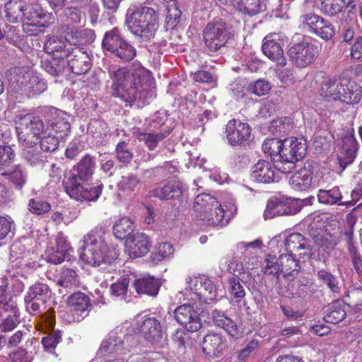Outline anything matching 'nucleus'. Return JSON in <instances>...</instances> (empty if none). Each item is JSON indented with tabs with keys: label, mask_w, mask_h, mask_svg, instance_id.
Wrapping results in <instances>:
<instances>
[{
	"label": "nucleus",
	"mask_w": 362,
	"mask_h": 362,
	"mask_svg": "<svg viewBox=\"0 0 362 362\" xmlns=\"http://www.w3.org/2000/svg\"><path fill=\"white\" fill-rule=\"evenodd\" d=\"M65 57H59V58L45 59L41 61V67L49 74L53 76H59L62 75L66 70L68 62Z\"/></svg>",
	"instance_id": "34"
},
{
	"label": "nucleus",
	"mask_w": 362,
	"mask_h": 362,
	"mask_svg": "<svg viewBox=\"0 0 362 362\" xmlns=\"http://www.w3.org/2000/svg\"><path fill=\"white\" fill-rule=\"evenodd\" d=\"M278 260L281 268H282V272L289 274L290 272L298 270V262L293 257L292 252L281 255Z\"/></svg>",
	"instance_id": "54"
},
{
	"label": "nucleus",
	"mask_w": 362,
	"mask_h": 362,
	"mask_svg": "<svg viewBox=\"0 0 362 362\" xmlns=\"http://www.w3.org/2000/svg\"><path fill=\"white\" fill-rule=\"evenodd\" d=\"M226 138L232 146L243 145L250 137L251 128L238 119L230 120L226 127Z\"/></svg>",
	"instance_id": "17"
},
{
	"label": "nucleus",
	"mask_w": 362,
	"mask_h": 362,
	"mask_svg": "<svg viewBox=\"0 0 362 362\" xmlns=\"http://www.w3.org/2000/svg\"><path fill=\"white\" fill-rule=\"evenodd\" d=\"M69 250V246L65 243L63 239H59L57 245L54 247H51L47 249L46 252V258L48 262L54 264H61L65 258L67 252Z\"/></svg>",
	"instance_id": "37"
},
{
	"label": "nucleus",
	"mask_w": 362,
	"mask_h": 362,
	"mask_svg": "<svg viewBox=\"0 0 362 362\" xmlns=\"http://www.w3.org/2000/svg\"><path fill=\"white\" fill-rule=\"evenodd\" d=\"M59 286L68 288L78 284V279L76 272L68 268L62 269L57 281Z\"/></svg>",
	"instance_id": "48"
},
{
	"label": "nucleus",
	"mask_w": 362,
	"mask_h": 362,
	"mask_svg": "<svg viewBox=\"0 0 362 362\" xmlns=\"http://www.w3.org/2000/svg\"><path fill=\"white\" fill-rule=\"evenodd\" d=\"M17 313L19 312L16 302L5 293L2 286H0V317Z\"/></svg>",
	"instance_id": "43"
},
{
	"label": "nucleus",
	"mask_w": 362,
	"mask_h": 362,
	"mask_svg": "<svg viewBox=\"0 0 362 362\" xmlns=\"http://www.w3.org/2000/svg\"><path fill=\"white\" fill-rule=\"evenodd\" d=\"M161 282L159 279L146 276L135 281L134 286L138 293L155 296L158 294Z\"/></svg>",
	"instance_id": "33"
},
{
	"label": "nucleus",
	"mask_w": 362,
	"mask_h": 362,
	"mask_svg": "<svg viewBox=\"0 0 362 362\" xmlns=\"http://www.w3.org/2000/svg\"><path fill=\"white\" fill-rule=\"evenodd\" d=\"M86 182L75 176H70L64 182L65 191L71 198L79 202L97 200L101 194L103 185L100 184L91 186Z\"/></svg>",
	"instance_id": "9"
},
{
	"label": "nucleus",
	"mask_w": 362,
	"mask_h": 362,
	"mask_svg": "<svg viewBox=\"0 0 362 362\" xmlns=\"http://www.w3.org/2000/svg\"><path fill=\"white\" fill-rule=\"evenodd\" d=\"M109 75L113 81L112 94L130 105L133 103H136L139 107L144 105L153 97V81L144 68L132 71L125 68L110 69Z\"/></svg>",
	"instance_id": "1"
},
{
	"label": "nucleus",
	"mask_w": 362,
	"mask_h": 362,
	"mask_svg": "<svg viewBox=\"0 0 362 362\" xmlns=\"http://www.w3.org/2000/svg\"><path fill=\"white\" fill-rule=\"evenodd\" d=\"M262 150L276 160L279 159L280 154L284 148V139L278 138L267 139L262 144Z\"/></svg>",
	"instance_id": "44"
},
{
	"label": "nucleus",
	"mask_w": 362,
	"mask_h": 362,
	"mask_svg": "<svg viewBox=\"0 0 362 362\" xmlns=\"http://www.w3.org/2000/svg\"><path fill=\"white\" fill-rule=\"evenodd\" d=\"M1 175L19 189L22 188L26 182V175L18 166H16L13 170L5 172Z\"/></svg>",
	"instance_id": "53"
},
{
	"label": "nucleus",
	"mask_w": 362,
	"mask_h": 362,
	"mask_svg": "<svg viewBox=\"0 0 362 362\" xmlns=\"http://www.w3.org/2000/svg\"><path fill=\"white\" fill-rule=\"evenodd\" d=\"M262 52L269 59L281 66H285L286 61L281 46L271 36H266L262 46Z\"/></svg>",
	"instance_id": "28"
},
{
	"label": "nucleus",
	"mask_w": 362,
	"mask_h": 362,
	"mask_svg": "<svg viewBox=\"0 0 362 362\" xmlns=\"http://www.w3.org/2000/svg\"><path fill=\"white\" fill-rule=\"evenodd\" d=\"M292 62L299 68L311 64L318 54L317 47L311 42L303 41L293 45L288 51Z\"/></svg>",
	"instance_id": "11"
},
{
	"label": "nucleus",
	"mask_w": 362,
	"mask_h": 362,
	"mask_svg": "<svg viewBox=\"0 0 362 362\" xmlns=\"http://www.w3.org/2000/svg\"><path fill=\"white\" fill-rule=\"evenodd\" d=\"M49 119V127L54 132L55 136L61 139L66 136L71 132L70 119L71 116L66 112L51 107L47 110Z\"/></svg>",
	"instance_id": "16"
},
{
	"label": "nucleus",
	"mask_w": 362,
	"mask_h": 362,
	"mask_svg": "<svg viewBox=\"0 0 362 362\" xmlns=\"http://www.w3.org/2000/svg\"><path fill=\"white\" fill-rule=\"evenodd\" d=\"M202 35L206 47L211 52H216L224 47L230 36L226 23L220 19L208 23Z\"/></svg>",
	"instance_id": "8"
},
{
	"label": "nucleus",
	"mask_w": 362,
	"mask_h": 362,
	"mask_svg": "<svg viewBox=\"0 0 362 362\" xmlns=\"http://www.w3.org/2000/svg\"><path fill=\"white\" fill-rule=\"evenodd\" d=\"M44 49L47 53L52 54L54 52H61L60 57H65L67 52L64 51L66 49V42L62 39V37H57V36H49L47 37V40L45 42Z\"/></svg>",
	"instance_id": "46"
},
{
	"label": "nucleus",
	"mask_w": 362,
	"mask_h": 362,
	"mask_svg": "<svg viewBox=\"0 0 362 362\" xmlns=\"http://www.w3.org/2000/svg\"><path fill=\"white\" fill-rule=\"evenodd\" d=\"M317 197L320 203L327 205H354L351 202H340L342 199V195L339 187H334L328 190L320 189Z\"/></svg>",
	"instance_id": "36"
},
{
	"label": "nucleus",
	"mask_w": 362,
	"mask_h": 362,
	"mask_svg": "<svg viewBox=\"0 0 362 362\" xmlns=\"http://www.w3.org/2000/svg\"><path fill=\"white\" fill-rule=\"evenodd\" d=\"M174 316L176 321L188 332H197L202 327L198 312L189 304L177 307L174 311Z\"/></svg>",
	"instance_id": "13"
},
{
	"label": "nucleus",
	"mask_w": 362,
	"mask_h": 362,
	"mask_svg": "<svg viewBox=\"0 0 362 362\" xmlns=\"http://www.w3.org/2000/svg\"><path fill=\"white\" fill-rule=\"evenodd\" d=\"M129 339L130 337L122 338L115 333H112L107 339L103 341L98 352L102 356H105L109 354H120L129 351V345L127 344Z\"/></svg>",
	"instance_id": "22"
},
{
	"label": "nucleus",
	"mask_w": 362,
	"mask_h": 362,
	"mask_svg": "<svg viewBox=\"0 0 362 362\" xmlns=\"http://www.w3.org/2000/svg\"><path fill=\"white\" fill-rule=\"evenodd\" d=\"M292 129V123L291 119L288 117H283L273 120L269 127L270 132L281 136L288 134Z\"/></svg>",
	"instance_id": "47"
},
{
	"label": "nucleus",
	"mask_w": 362,
	"mask_h": 362,
	"mask_svg": "<svg viewBox=\"0 0 362 362\" xmlns=\"http://www.w3.org/2000/svg\"><path fill=\"white\" fill-rule=\"evenodd\" d=\"M0 323V331L2 332H11L19 324V313L6 315Z\"/></svg>",
	"instance_id": "61"
},
{
	"label": "nucleus",
	"mask_w": 362,
	"mask_h": 362,
	"mask_svg": "<svg viewBox=\"0 0 362 362\" xmlns=\"http://www.w3.org/2000/svg\"><path fill=\"white\" fill-rule=\"evenodd\" d=\"M243 11L249 16H255L266 9L264 0H242Z\"/></svg>",
	"instance_id": "58"
},
{
	"label": "nucleus",
	"mask_w": 362,
	"mask_h": 362,
	"mask_svg": "<svg viewBox=\"0 0 362 362\" xmlns=\"http://www.w3.org/2000/svg\"><path fill=\"white\" fill-rule=\"evenodd\" d=\"M81 244L79 256L83 262L95 267L110 262L106 253L107 245L95 231L92 230L86 234Z\"/></svg>",
	"instance_id": "5"
},
{
	"label": "nucleus",
	"mask_w": 362,
	"mask_h": 362,
	"mask_svg": "<svg viewBox=\"0 0 362 362\" xmlns=\"http://www.w3.org/2000/svg\"><path fill=\"white\" fill-rule=\"evenodd\" d=\"M60 137L49 133L47 136H44L40 141V148L43 152H53L57 149L59 146V139Z\"/></svg>",
	"instance_id": "63"
},
{
	"label": "nucleus",
	"mask_w": 362,
	"mask_h": 362,
	"mask_svg": "<svg viewBox=\"0 0 362 362\" xmlns=\"http://www.w3.org/2000/svg\"><path fill=\"white\" fill-rule=\"evenodd\" d=\"M64 52H67L65 54L68 62L67 66L72 73L81 75L90 70L92 65L91 59L86 52L79 47L67 49Z\"/></svg>",
	"instance_id": "14"
},
{
	"label": "nucleus",
	"mask_w": 362,
	"mask_h": 362,
	"mask_svg": "<svg viewBox=\"0 0 362 362\" xmlns=\"http://www.w3.org/2000/svg\"><path fill=\"white\" fill-rule=\"evenodd\" d=\"M24 160L32 166H42L46 156L37 149L25 150L23 152Z\"/></svg>",
	"instance_id": "56"
},
{
	"label": "nucleus",
	"mask_w": 362,
	"mask_h": 362,
	"mask_svg": "<svg viewBox=\"0 0 362 362\" xmlns=\"http://www.w3.org/2000/svg\"><path fill=\"white\" fill-rule=\"evenodd\" d=\"M139 332L146 340L153 342L161 339L163 329L160 322L156 317H148L139 326Z\"/></svg>",
	"instance_id": "27"
},
{
	"label": "nucleus",
	"mask_w": 362,
	"mask_h": 362,
	"mask_svg": "<svg viewBox=\"0 0 362 362\" xmlns=\"http://www.w3.org/2000/svg\"><path fill=\"white\" fill-rule=\"evenodd\" d=\"M341 148L338 153V159L342 170L353 163L358 150V143L352 133L346 134L341 140Z\"/></svg>",
	"instance_id": "19"
},
{
	"label": "nucleus",
	"mask_w": 362,
	"mask_h": 362,
	"mask_svg": "<svg viewBox=\"0 0 362 362\" xmlns=\"http://www.w3.org/2000/svg\"><path fill=\"white\" fill-rule=\"evenodd\" d=\"M115 153L118 160L123 163H129L133 158V153L129 150L128 144L125 141L118 143Z\"/></svg>",
	"instance_id": "62"
},
{
	"label": "nucleus",
	"mask_w": 362,
	"mask_h": 362,
	"mask_svg": "<svg viewBox=\"0 0 362 362\" xmlns=\"http://www.w3.org/2000/svg\"><path fill=\"white\" fill-rule=\"evenodd\" d=\"M47 89V84L37 76L33 74L28 81L25 85V89L16 98L21 101L25 96L33 98L43 93Z\"/></svg>",
	"instance_id": "30"
},
{
	"label": "nucleus",
	"mask_w": 362,
	"mask_h": 362,
	"mask_svg": "<svg viewBox=\"0 0 362 362\" xmlns=\"http://www.w3.org/2000/svg\"><path fill=\"white\" fill-rule=\"evenodd\" d=\"M313 175V173L310 169L304 167L291 177L289 183L296 190H307L311 186Z\"/></svg>",
	"instance_id": "31"
},
{
	"label": "nucleus",
	"mask_w": 362,
	"mask_h": 362,
	"mask_svg": "<svg viewBox=\"0 0 362 362\" xmlns=\"http://www.w3.org/2000/svg\"><path fill=\"white\" fill-rule=\"evenodd\" d=\"M165 7L167 12V23L170 26H175L182 13L177 1H170V4L165 5Z\"/></svg>",
	"instance_id": "59"
},
{
	"label": "nucleus",
	"mask_w": 362,
	"mask_h": 362,
	"mask_svg": "<svg viewBox=\"0 0 362 362\" xmlns=\"http://www.w3.org/2000/svg\"><path fill=\"white\" fill-rule=\"evenodd\" d=\"M229 291L237 303L245 297L244 286L240 282V278L237 275L228 279Z\"/></svg>",
	"instance_id": "51"
},
{
	"label": "nucleus",
	"mask_w": 362,
	"mask_h": 362,
	"mask_svg": "<svg viewBox=\"0 0 362 362\" xmlns=\"http://www.w3.org/2000/svg\"><path fill=\"white\" fill-rule=\"evenodd\" d=\"M127 252L132 258L147 254L151 247L148 237L143 233L136 232L126 239Z\"/></svg>",
	"instance_id": "18"
},
{
	"label": "nucleus",
	"mask_w": 362,
	"mask_h": 362,
	"mask_svg": "<svg viewBox=\"0 0 362 362\" xmlns=\"http://www.w3.org/2000/svg\"><path fill=\"white\" fill-rule=\"evenodd\" d=\"M188 286L199 300L205 303L214 302L217 296L216 288L212 281L206 277H194L188 282Z\"/></svg>",
	"instance_id": "15"
},
{
	"label": "nucleus",
	"mask_w": 362,
	"mask_h": 362,
	"mask_svg": "<svg viewBox=\"0 0 362 362\" xmlns=\"http://www.w3.org/2000/svg\"><path fill=\"white\" fill-rule=\"evenodd\" d=\"M274 168L277 169L275 165H274L269 161L260 160L253 165L251 177L257 182H272L275 178Z\"/></svg>",
	"instance_id": "26"
},
{
	"label": "nucleus",
	"mask_w": 362,
	"mask_h": 362,
	"mask_svg": "<svg viewBox=\"0 0 362 362\" xmlns=\"http://www.w3.org/2000/svg\"><path fill=\"white\" fill-rule=\"evenodd\" d=\"M16 225L13 220L8 216H0V240L12 237L15 233Z\"/></svg>",
	"instance_id": "57"
},
{
	"label": "nucleus",
	"mask_w": 362,
	"mask_h": 362,
	"mask_svg": "<svg viewBox=\"0 0 362 362\" xmlns=\"http://www.w3.org/2000/svg\"><path fill=\"white\" fill-rule=\"evenodd\" d=\"M196 216L211 226L224 224V210L215 197L209 194L196 197L194 203Z\"/></svg>",
	"instance_id": "6"
},
{
	"label": "nucleus",
	"mask_w": 362,
	"mask_h": 362,
	"mask_svg": "<svg viewBox=\"0 0 362 362\" xmlns=\"http://www.w3.org/2000/svg\"><path fill=\"white\" fill-rule=\"evenodd\" d=\"M307 240L300 233H294L288 235L285 241V247L288 252H293L298 251L299 248L303 245L304 243Z\"/></svg>",
	"instance_id": "55"
},
{
	"label": "nucleus",
	"mask_w": 362,
	"mask_h": 362,
	"mask_svg": "<svg viewBox=\"0 0 362 362\" xmlns=\"http://www.w3.org/2000/svg\"><path fill=\"white\" fill-rule=\"evenodd\" d=\"M362 97V88L355 81L346 78L344 90L341 93V101L347 104H358Z\"/></svg>",
	"instance_id": "32"
},
{
	"label": "nucleus",
	"mask_w": 362,
	"mask_h": 362,
	"mask_svg": "<svg viewBox=\"0 0 362 362\" xmlns=\"http://www.w3.org/2000/svg\"><path fill=\"white\" fill-rule=\"evenodd\" d=\"M23 21H54L52 13H47L38 5H26L24 9Z\"/></svg>",
	"instance_id": "38"
},
{
	"label": "nucleus",
	"mask_w": 362,
	"mask_h": 362,
	"mask_svg": "<svg viewBox=\"0 0 362 362\" xmlns=\"http://www.w3.org/2000/svg\"><path fill=\"white\" fill-rule=\"evenodd\" d=\"M278 261L275 257L269 256L264 262L263 269L264 274L274 275L278 278L280 272H282V268H281L280 263Z\"/></svg>",
	"instance_id": "60"
},
{
	"label": "nucleus",
	"mask_w": 362,
	"mask_h": 362,
	"mask_svg": "<svg viewBox=\"0 0 362 362\" xmlns=\"http://www.w3.org/2000/svg\"><path fill=\"white\" fill-rule=\"evenodd\" d=\"M291 295L293 297L305 298L310 292L311 284L307 279H298L291 284Z\"/></svg>",
	"instance_id": "52"
},
{
	"label": "nucleus",
	"mask_w": 362,
	"mask_h": 362,
	"mask_svg": "<svg viewBox=\"0 0 362 362\" xmlns=\"http://www.w3.org/2000/svg\"><path fill=\"white\" fill-rule=\"evenodd\" d=\"M134 230V223L128 217H122L115 223L113 227L115 237L121 240L132 236Z\"/></svg>",
	"instance_id": "40"
},
{
	"label": "nucleus",
	"mask_w": 362,
	"mask_h": 362,
	"mask_svg": "<svg viewBox=\"0 0 362 362\" xmlns=\"http://www.w3.org/2000/svg\"><path fill=\"white\" fill-rule=\"evenodd\" d=\"M212 320L214 323L225 329V331L233 338L239 339L241 337L243 331L237 322L233 320L225 315L224 313L215 310L212 312Z\"/></svg>",
	"instance_id": "24"
},
{
	"label": "nucleus",
	"mask_w": 362,
	"mask_h": 362,
	"mask_svg": "<svg viewBox=\"0 0 362 362\" xmlns=\"http://www.w3.org/2000/svg\"><path fill=\"white\" fill-rule=\"evenodd\" d=\"M324 18L322 17L313 14L309 13L301 17V21L305 26L308 27V30L315 33L317 29L321 25V23Z\"/></svg>",
	"instance_id": "64"
},
{
	"label": "nucleus",
	"mask_w": 362,
	"mask_h": 362,
	"mask_svg": "<svg viewBox=\"0 0 362 362\" xmlns=\"http://www.w3.org/2000/svg\"><path fill=\"white\" fill-rule=\"evenodd\" d=\"M33 73L25 67H14L8 70L6 76L8 81L11 91L20 95L25 89V85L28 81Z\"/></svg>",
	"instance_id": "23"
},
{
	"label": "nucleus",
	"mask_w": 362,
	"mask_h": 362,
	"mask_svg": "<svg viewBox=\"0 0 362 362\" xmlns=\"http://www.w3.org/2000/svg\"><path fill=\"white\" fill-rule=\"evenodd\" d=\"M307 144L303 138L291 137L284 139V148L279 159L274 158L275 166L282 173H289L296 168V163L304 158Z\"/></svg>",
	"instance_id": "4"
},
{
	"label": "nucleus",
	"mask_w": 362,
	"mask_h": 362,
	"mask_svg": "<svg viewBox=\"0 0 362 362\" xmlns=\"http://www.w3.org/2000/svg\"><path fill=\"white\" fill-rule=\"evenodd\" d=\"M102 46L123 62L132 60L136 55L135 47L122 37L117 28L105 33Z\"/></svg>",
	"instance_id": "7"
},
{
	"label": "nucleus",
	"mask_w": 362,
	"mask_h": 362,
	"mask_svg": "<svg viewBox=\"0 0 362 362\" xmlns=\"http://www.w3.org/2000/svg\"><path fill=\"white\" fill-rule=\"evenodd\" d=\"M125 23L128 30L143 41L152 39L158 27V15L151 7L131 5L127 11Z\"/></svg>",
	"instance_id": "2"
},
{
	"label": "nucleus",
	"mask_w": 362,
	"mask_h": 362,
	"mask_svg": "<svg viewBox=\"0 0 362 362\" xmlns=\"http://www.w3.org/2000/svg\"><path fill=\"white\" fill-rule=\"evenodd\" d=\"M51 289L48 285L41 282H36L35 284L30 287L25 296H27V300H40L43 303H45V298L49 297Z\"/></svg>",
	"instance_id": "42"
},
{
	"label": "nucleus",
	"mask_w": 362,
	"mask_h": 362,
	"mask_svg": "<svg viewBox=\"0 0 362 362\" xmlns=\"http://www.w3.org/2000/svg\"><path fill=\"white\" fill-rule=\"evenodd\" d=\"M346 317L344 305L339 302L332 303L329 310L324 316L326 322L337 324L342 321Z\"/></svg>",
	"instance_id": "45"
},
{
	"label": "nucleus",
	"mask_w": 362,
	"mask_h": 362,
	"mask_svg": "<svg viewBox=\"0 0 362 362\" xmlns=\"http://www.w3.org/2000/svg\"><path fill=\"white\" fill-rule=\"evenodd\" d=\"M345 83L344 77L334 76L326 78L322 83L320 94L328 100H339Z\"/></svg>",
	"instance_id": "21"
},
{
	"label": "nucleus",
	"mask_w": 362,
	"mask_h": 362,
	"mask_svg": "<svg viewBox=\"0 0 362 362\" xmlns=\"http://www.w3.org/2000/svg\"><path fill=\"white\" fill-rule=\"evenodd\" d=\"M141 185V179L136 175L127 173L122 176L117 187L119 192L130 194L132 192L138 189Z\"/></svg>",
	"instance_id": "39"
},
{
	"label": "nucleus",
	"mask_w": 362,
	"mask_h": 362,
	"mask_svg": "<svg viewBox=\"0 0 362 362\" xmlns=\"http://www.w3.org/2000/svg\"><path fill=\"white\" fill-rule=\"evenodd\" d=\"M298 211L295 199L285 197H274L268 201L264 217L265 219H269L276 216L294 214Z\"/></svg>",
	"instance_id": "12"
},
{
	"label": "nucleus",
	"mask_w": 362,
	"mask_h": 362,
	"mask_svg": "<svg viewBox=\"0 0 362 362\" xmlns=\"http://www.w3.org/2000/svg\"><path fill=\"white\" fill-rule=\"evenodd\" d=\"M25 3L22 0H10L4 6L5 17L11 23L23 20Z\"/></svg>",
	"instance_id": "35"
},
{
	"label": "nucleus",
	"mask_w": 362,
	"mask_h": 362,
	"mask_svg": "<svg viewBox=\"0 0 362 362\" xmlns=\"http://www.w3.org/2000/svg\"><path fill=\"white\" fill-rule=\"evenodd\" d=\"M345 0H321L322 11L329 16H334L342 11Z\"/></svg>",
	"instance_id": "49"
},
{
	"label": "nucleus",
	"mask_w": 362,
	"mask_h": 362,
	"mask_svg": "<svg viewBox=\"0 0 362 362\" xmlns=\"http://www.w3.org/2000/svg\"><path fill=\"white\" fill-rule=\"evenodd\" d=\"M202 349L209 358L218 357L227 349L226 339L218 334H208L202 341Z\"/></svg>",
	"instance_id": "20"
},
{
	"label": "nucleus",
	"mask_w": 362,
	"mask_h": 362,
	"mask_svg": "<svg viewBox=\"0 0 362 362\" xmlns=\"http://www.w3.org/2000/svg\"><path fill=\"white\" fill-rule=\"evenodd\" d=\"M95 167V161L93 157L86 155L73 168L71 176L79 178L82 182H88L92 177Z\"/></svg>",
	"instance_id": "29"
},
{
	"label": "nucleus",
	"mask_w": 362,
	"mask_h": 362,
	"mask_svg": "<svg viewBox=\"0 0 362 362\" xmlns=\"http://www.w3.org/2000/svg\"><path fill=\"white\" fill-rule=\"evenodd\" d=\"M165 117L157 116L151 124V132H144L137 130L134 134L139 141H143L150 151H153L158 143L168 136L172 132L171 127L165 124Z\"/></svg>",
	"instance_id": "10"
},
{
	"label": "nucleus",
	"mask_w": 362,
	"mask_h": 362,
	"mask_svg": "<svg viewBox=\"0 0 362 362\" xmlns=\"http://www.w3.org/2000/svg\"><path fill=\"white\" fill-rule=\"evenodd\" d=\"M183 185L179 180H170L161 188H156L149 192L151 197L160 200L177 199L182 194Z\"/></svg>",
	"instance_id": "25"
},
{
	"label": "nucleus",
	"mask_w": 362,
	"mask_h": 362,
	"mask_svg": "<svg viewBox=\"0 0 362 362\" xmlns=\"http://www.w3.org/2000/svg\"><path fill=\"white\" fill-rule=\"evenodd\" d=\"M50 23L49 21H23V30L28 35L30 36H37L41 33H43L45 28H47Z\"/></svg>",
	"instance_id": "50"
},
{
	"label": "nucleus",
	"mask_w": 362,
	"mask_h": 362,
	"mask_svg": "<svg viewBox=\"0 0 362 362\" xmlns=\"http://www.w3.org/2000/svg\"><path fill=\"white\" fill-rule=\"evenodd\" d=\"M67 303L74 310L80 312L87 311L91 307L89 297L82 292L71 295L67 299Z\"/></svg>",
	"instance_id": "41"
},
{
	"label": "nucleus",
	"mask_w": 362,
	"mask_h": 362,
	"mask_svg": "<svg viewBox=\"0 0 362 362\" xmlns=\"http://www.w3.org/2000/svg\"><path fill=\"white\" fill-rule=\"evenodd\" d=\"M20 143L28 148L37 144L44 133L45 125L39 116L30 113L19 114L14 119Z\"/></svg>",
	"instance_id": "3"
}]
</instances>
